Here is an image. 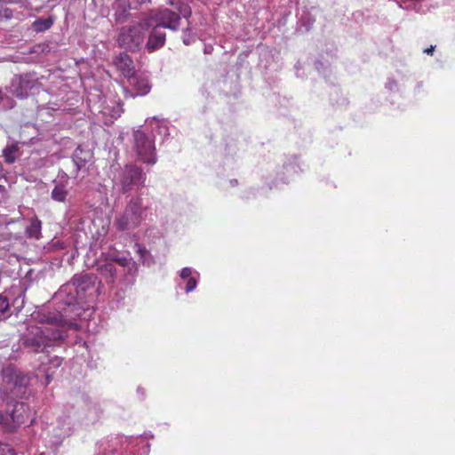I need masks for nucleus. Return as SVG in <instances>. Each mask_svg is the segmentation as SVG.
Wrapping results in <instances>:
<instances>
[{
  "label": "nucleus",
  "mask_w": 455,
  "mask_h": 455,
  "mask_svg": "<svg viewBox=\"0 0 455 455\" xmlns=\"http://www.w3.org/2000/svg\"><path fill=\"white\" fill-rule=\"evenodd\" d=\"M137 392L141 394L142 395H144V390L141 387H138Z\"/></svg>",
  "instance_id": "f704fd0d"
},
{
  "label": "nucleus",
  "mask_w": 455,
  "mask_h": 455,
  "mask_svg": "<svg viewBox=\"0 0 455 455\" xmlns=\"http://www.w3.org/2000/svg\"><path fill=\"white\" fill-rule=\"evenodd\" d=\"M146 122L148 123V125L150 126L152 131L156 129L158 130L159 133H163L164 135V139L170 135L168 126L164 123L160 122L156 117L148 119Z\"/></svg>",
  "instance_id": "393cba45"
},
{
  "label": "nucleus",
  "mask_w": 455,
  "mask_h": 455,
  "mask_svg": "<svg viewBox=\"0 0 455 455\" xmlns=\"http://www.w3.org/2000/svg\"><path fill=\"white\" fill-rule=\"evenodd\" d=\"M124 112L123 106L120 102H114L110 105L99 104V121L105 125H110L114 120L121 116Z\"/></svg>",
  "instance_id": "2eb2a0df"
},
{
  "label": "nucleus",
  "mask_w": 455,
  "mask_h": 455,
  "mask_svg": "<svg viewBox=\"0 0 455 455\" xmlns=\"http://www.w3.org/2000/svg\"><path fill=\"white\" fill-rule=\"evenodd\" d=\"M172 9L163 8L150 12L148 15L141 19L142 26L149 28L150 26H158L161 28L178 31L180 27L181 18L188 19L192 11L190 6L182 0H169Z\"/></svg>",
  "instance_id": "423d86ee"
},
{
  "label": "nucleus",
  "mask_w": 455,
  "mask_h": 455,
  "mask_svg": "<svg viewBox=\"0 0 455 455\" xmlns=\"http://www.w3.org/2000/svg\"><path fill=\"white\" fill-rule=\"evenodd\" d=\"M114 64L126 78L136 73L132 60L124 52L115 57Z\"/></svg>",
  "instance_id": "aec40b11"
},
{
  "label": "nucleus",
  "mask_w": 455,
  "mask_h": 455,
  "mask_svg": "<svg viewBox=\"0 0 455 455\" xmlns=\"http://www.w3.org/2000/svg\"><path fill=\"white\" fill-rule=\"evenodd\" d=\"M199 279H200V274L198 271H196V269L189 267H183L180 271V281L177 282V287H181V285H182L181 281H182L186 283L183 288L184 291L186 293H189V292L193 291L194 290H196V288L197 287Z\"/></svg>",
  "instance_id": "dca6fc26"
},
{
  "label": "nucleus",
  "mask_w": 455,
  "mask_h": 455,
  "mask_svg": "<svg viewBox=\"0 0 455 455\" xmlns=\"http://www.w3.org/2000/svg\"><path fill=\"white\" fill-rule=\"evenodd\" d=\"M434 51H435V46L431 45L430 47L426 48L424 50V52L427 54H433Z\"/></svg>",
  "instance_id": "473e14b6"
},
{
  "label": "nucleus",
  "mask_w": 455,
  "mask_h": 455,
  "mask_svg": "<svg viewBox=\"0 0 455 455\" xmlns=\"http://www.w3.org/2000/svg\"><path fill=\"white\" fill-rule=\"evenodd\" d=\"M196 41V34L193 33V26L190 21L182 31V42L185 45H190Z\"/></svg>",
  "instance_id": "a878e982"
},
{
  "label": "nucleus",
  "mask_w": 455,
  "mask_h": 455,
  "mask_svg": "<svg viewBox=\"0 0 455 455\" xmlns=\"http://www.w3.org/2000/svg\"><path fill=\"white\" fill-rule=\"evenodd\" d=\"M20 149L18 143H12L7 145L2 151L3 157L4 158V162L8 164H12L16 161V154Z\"/></svg>",
  "instance_id": "5701e85b"
},
{
  "label": "nucleus",
  "mask_w": 455,
  "mask_h": 455,
  "mask_svg": "<svg viewBox=\"0 0 455 455\" xmlns=\"http://www.w3.org/2000/svg\"><path fill=\"white\" fill-rule=\"evenodd\" d=\"M83 403V415L76 416L75 419L81 421L94 423L100 416L99 404L89 397H84Z\"/></svg>",
  "instance_id": "f3484780"
},
{
  "label": "nucleus",
  "mask_w": 455,
  "mask_h": 455,
  "mask_svg": "<svg viewBox=\"0 0 455 455\" xmlns=\"http://www.w3.org/2000/svg\"><path fill=\"white\" fill-rule=\"evenodd\" d=\"M139 252L142 254L143 252H146V250H145V249L139 248Z\"/></svg>",
  "instance_id": "e433bc0d"
},
{
  "label": "nucleus",
  "mask_w": 455,
  "mask_h": 455,
  "mask_svg": "<svg viewBox=\"0 0 455 455\" xmlns=\"http://www.w3.org/2000/svg\"><path fill=\"white\" fill-rule=\"evenodd\" d=\"M213 51V46L212 44H205L204 48V54H211Z\"/></svg>",
  "instance_id": "2f4dec72"
},
{
  "label": "nucleus",
  "mask_w": 455,
  "mask_h": 455,
  "mask_svg": "<svg viewBox=\"0 0 455 455\" xmlns=\"http://www.w3.org/2000/svg\"><path fill=\"white\" fill-rule=\"evenodd\" d=\"M20 12L11 8H4L0 10V22L8 21L12 19H20Z\"/></svg>",
  "instance_id": "c85d7f7f"
},
{
  "label": "nucleus",
  "mask_w": 455,
  "mask_h": 455,
  "mask_svg": "<svg viewBox=\"0 0 455 455\" xmlns=\"http://www.w3.org/2000/svg\"><path fill=\"white\" fill-rule=\"evenodd\" d=\"M128 87H123L125 97L135 98L147 95L151 89L148 80L135 74L127 78Z\"/></svg>",
  "instance_id": "ddd939ff"
},
{
  "label": "nucleus",
  "mask_w": 455,
  "mask_h": 455,
  "mask_svg": "<svg viewBox=\"0 0 455 455\" xmlns=\"http://www.w3.org/2000/svg\"><path fill=\"white\" fill-rule=\"evenodd\" d=\"M98 271L108 284L128 288L135 283L138 265L132 257L112 256L99 265Z\"/></svg>",
  "instance_id": "39448f33"
},
{
  "label": "nucleus",
  "mask_w": 455,
  "mask_h": 455,
  "mask_svg": "<svg viewBox=\"0 0 455 455\" xmlns=\"http://www.w3.org/2000/svg\"><path fill=\"white\" fill-rule=\"evenodd\" d=\"M148 436H117L111 439L97 455H148Z\"/></svg>",
  "instance_id": "0eeeda50"
},
{
  "label": "nucleus",
  "mask_w": 455,
  "mask_h": 455,
  "mask_svg": "<svg viewBox=\"0 0 455 455\" xmlns=\"http://www.w3.org/2000/svg\"><path fill=\"white\" fill-rule=\"evenodd\" d=\"M68 195V176L66 172H62L60 180L55 182L52 190L51 197L53 201L64 203Z\"/></svg>",
  "instance_id": "6ab92c4d"
},
{
  "label": "nucleus",
  "mask_w": 455,
  "mask_h": 455,
  "mask_svg": "<svg viewBox=\"0 0 455 455\" xmlns=\"http://www.w3.org/2000/svg\"><path fill=\"white\" fill-rule=\"evenodd\" d=\"M44 308L35 312L33 319L40 323V326H32L22 338V345L28 351L36 353H50L49 348L67 337V330L74 329L68 326L64 320H52L42 322L36 315Z\"/></svg>",
  "instance_id": "7ed1b4c3"
},
{
  "label": "nucleus",
  "mask_w": 455,
  "mask_h": 455,
  "mask_svg": "<svg viewBox=\"0 0 455 455\" xmlns=\"http://www.w3.org/2000/svg\"><path fill=\"white\" fill-rule=\"evenodd\" d=\"M47 355H45V357L47 358V362L49 363V367L48 369L46 370V379H47V383L50 382V373H49V371L52 369V368H59L61 363H62V358L58 356V355H54L52 357H50L49 356V353H46Z\"/></svg>",
  "instance_id": "cd10ccee"
},
{
  "label": "nucleus",
  "mask_w": 455,
  "mask_h": 455,
  "mask_svg": "<svg viewBox=\"0 0 455 455\" xmlns=\"http://www.w3.org/2000/svg\"><path fill=\"white\" fill-rule=\"evenodd\" d=\"M315 21V19L310 12L303 11L298 21V30L302 33L308 32Z\"/></svg>",
  "instance_id": "412c9836"
},
{
  "label": "nucleus",
  "mask_w": 455,
  "mask_h": 455,
  "mask_svg": "<svg viewBox=\"0 0 455 455\" xmlns=\"http://www.w3.org/2000/svg\"><path fill=\"white\" fill-rule=\"evenodd\" d=\"M385 87L387 90L390 92H395L398 90V84L397 82L393 78H388L387 83L385 84Z\"/></svg>",
  "instance_id": "7c9ffc66"
},
{
  "label": "nucleus",
  "mask_w": 455,
  "mask_h": 455,
  "mask_svg": "<svg viewBox=\"0 0 455 455\" xmlns=\"http://www.w3.org/2000/svg\"><path fill=\"white\" fill-rule=\"evenodd\" d=\"M53 24V19L49 17V18H46V19H37L36 20L31 27L33 28L34 31H36V33H41V32H44L46 30H48Z\"/></svg>",
  "instance_id": "b1692460"
},
{
  "label": "nucleus",
  "mask_w": 455,
  "mask_h": 455,
  "mask_svg": "<svg viewBox=\"0 0 455 455\" xmlns=\"http://www.w3.org/2000/svg\"><path fill=\"white\" fill-rule=\"evenodd\" d=\"M0 455H17V453L10 444L0 443Z\"/></svg>",
  "instance_id": "c756f323"
},
{
  "label": "nucleus",
  "mask_w": 455,
  "mask_h": 455,
  "mask_svg": "<svg viewBox=\"0 0 455 455\" xmlns=\"http://www.w3.org/2000/svg\"><path fill=\"white\" fill-rule=\"evenodd\" d=\"M0 2L11 3L12 1L11 0H0Z\"/></svg>",
  "instance_id": "58836bf2"
},
{
  "label": "nucleus",
  "mask_w": 455,
  "mask_h": 455,
  "mask_svg": "<svg viewBox=\"0 0 455 455\" xmlns=\"http://www.w3.org/2000/svg\"><path fill=\"white\" fill-rule=\"evenodd\" d=\"M42 221L37 218L30 220L29 225L26 228V235L28 238L39 239L41 237Z\"/></svg>",
  "instance_id": "4be33fe9"
},
{
  "label": "nucleus",
  "mask_w": 455,
  "mask_h": 455,
  "mask_svg": "<svg viewBox=\"0 0 455 455\" xmlns=\"http://www.w3.org/2000/svg\"><path fill=\"white\" fill-rule=\"evenodd\" d=\"M96 277L93 275H76L63 284L53 296L54 311L44 308L36 317L39 321L64 320L74 330L78 328L77 318L90 315L91 303L97 297Z\"/></svg>",
  "instance_id": "f257e3e1"
},
{
  "label": "nucleus",
  "mask_w": 455,
  "mask_h": 455,
  "mask_svg": "<svg viewBox=\"0 0 455 455\" xmlns=\"http://www.w3.org/2000/svg\"><path fill=\"white\" fill-rule=\"evenodd\" d=\"M151 31L146 44V48L149 52H155L162 48L166 40V34L163 28L158 26H150Z\"/></svg>",
  "instance_id": "a211bd4d"
},
{
  "label": "nucleus",
  "mask_w": 455,
  "mask_h": 455,
  "mask_svg": "<svg viewBox=\"0 0 455 455\" xmlns=\"http://www.w3.org/2000/svg\"><path fill=\"white\" fill-rule=\"evenodd\" d=\"M145 29L148 28L146 26H142L141 20L138 25L122 28L118 34V45L130 51L140 49L144 42Z\"/></svg>",
  "instance_id": "9b49d317"
},
{
  "label": "nucleus",
  "mask_w": 455,
  "mask_h": 455,
  "mask_svg": "<svg viewBox=\"0 0 455 455\" xmlns=\"http://www.w3.org/2000/svg\"><path fill=\"white\" fill-rule=\"evenodd\" d=\"M3 379L9 386L11 397L7 400L4 409L0 411V427L4 432H12L18 427L29 422L32 424L35 417L27 400L30 389L29 378L12 366L3 370Z\"/></svg>",
  "instance_id": "f03ea898"
},
{
  "label": "nucleus",
  "mask_w": 455,
  "mask_h": 455,
  "mask_svg": "<svg viewBox=\"0 0 455 455\" xmlns=\"http://www.w3.org/2000/svg\"><path fill=\"white\" fill-rule=\"evenodd\" d=\"M75 418V413L73 415L63 413L57 419L55 425L48 434V443L52 448L57 449L66 438L73 434Z\"/></svg>",
  "instance_id": "9d476101"
},
{
  "label": "nucleus",
  "mask_w": 455,
  "mask_h": 455,
  "mask_svg": "<svg viewBox=\"0 0 455 455\" xmlns=\"http://www.w3.org/2000/svg\"><path fill=\"white\" fill-rule=\"evenodd\" d=\"M229 183H230V185H231L232 187H235V186H236V185H237L238 181H237V180H235V179H234V180H230Z\"/></svg>",
  "instance_id": "72a5a7b5"
},
{
  "label": "nucleus",
  "mask_w": 455,
  "mask_h": 455,
  "mask_svg": "<svg viewBox=\"0 0 455 455\" xmlns=\"http://www.w3.org/2000/svg\"><path fill=\"white\" fill-rule=\"evenodd\" d=\"M148 192L132 196L122 212H116L113 227L119 232H131L138 228L151 215L152 203Z\"/></svg>",
  "instance_id": "20e7f679"
},
{
  "label": "nucleus",
  "mask_w": 455,
  "mask_h": 455,
  "mask_svg": "<svg viewBox=\"0 0 455 455\" xmlns=\"http://www.w3.org/2000/svg\"><path fill=\"white\" fill-rule=\"evenodd\" d=\"M72 161L76 166L75 178H77L79 172H87L93 164V153L79 146L72 154Z\"/></svg>",
  "instance_id": "4468645a"
},
{
  "label": "nucleus",
  "mask_w": 455,
  "mask_h": 455,
  "mask_svg": "<svg viewBox=\"0 0 455 455\" xmlns=\"http://www.w3.org/2000/svg\"><path fill=\"white\" fill-rule=\"evenodd\" d=\"M3 191H4V187L0 184V192H3Z\"/></svg>",
  "instance_id": "4c0bfd02"
},
{
  "label": "nucleus",
  "mask_w": 455,
  "mask_h": 455,
  "mask_svg": "<svg viewBox=\"0 0 455 455\" xmlns=\"http://www.w3.org/2000/svg\"><path fill=\"white\" fill-rule=\"evenodd\" d=\"M10 301L7 296L4 293L0 294V321L6 319L9 316Z\"/></svg>",
  "instance_id": "bb28decb"
},
{
  "label": "nucleus",
  "mask_w": 455,
  "mask_h": 455,
  "mask_svg": "<svg viewBox=\"0 0 455 455\" xmlns=\"http://www.w3.org/2000/svg\"><path fill=\"white\" fill-rule=\"evenodd\" d=\"M133 148L140 161L148 164H155L157 161L155 147V135L146 134L141 130L133 132Z\"/></svg>",
  "instance_id": "1a4fd4ad"
},
{
  "label": "nucleus",
  "mask_w": 455,
  "mask_h": 455,
  "mask_svg": "<svg viewBox=\"0 0 455 455\" xmlns=\"http://www.w3.org/2000/svg\"><path fill=\"white\" fill-rule=\"evenodd\" d=\"M39 455H50L49 453L41 452Z\"/></svg>",
  "instance_id": "ea45409f"
},
{
  "label": "nucleus",
  "mask_w": 455,
  "mask_h": 455,
  "mask_svg": "<svg viewBox=\"0 0 455 455\" xmlns=\"http://www.w3.org/2000/svg\"><path fill=\"white\" fill-rule=\"evenodd\" d=\"M36 78L34 75L27 73L15 76L11 84L12 93L20 99L28 97V92L35 87Z\"/></svg>",
  "instance_id": "f8f14e48"
},
{
  "label": "nucleus",
  "mask_w": 455,
  "mask_h": 455,
  "mask_svg": "<svg viewBox=\"0 0 455 455\" xmlns=\"http://www.w3.org/2000/svg\"><path fill=\"white\" fill-rule=\"evenodd\" d=\"M147 175L143 170L135 164H126L116 177V185L120 186L121 191L127 194L131 191L143 192Z\"/></svg>",
  "instance_id": "6e6552de"
},
{
  "label": "nucleus",
  "mask_w": 455,
  "mask_h": 455,
  "mask_svg": "<svg viewBox=\"0 0 455 455\" xmlns=\"http://www.w3.org/2000/svg\"><path fill=\"white\" fill-rule=\"evenodd\" d=\"M316 68L319 69V66H322L320 61L315 62Z\"/></svg>",
  "instance_id": "c9c22d12"
}]
</instances>
